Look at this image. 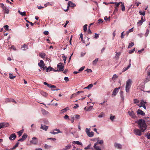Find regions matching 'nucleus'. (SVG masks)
I'll use <instances>...</instances> for the list:
<instances>
[{
	"mask_svg": "<svg viewBox=\"0 0 150 150\" xmlns=\"http://www.w3.org/2000/svg\"><path fill=\"white\" fill-rule=\"evenodd\" d=\"M138 124L139 125V127L141 129L142 132H144L147 128V125L144 120L142 119L139 120Z\"/></svg>",
	"mask_w": 150,
	"mask_h": 150,
	"instance_id": "1",
	"label": "nucleus"
},
{
	"mask_svg": "<svg viewBox=\"0 0 150 150\" xmlns=\"http://www.w3.org/2000/svg\"><path fill=\"white\" fill-rule=\"evenodd\" d=\"M132 81L130 79H128L127 81L126 85V92H128L129 91L130 88L132 84Z\"/></svg>",
	"mask_w": 150,
	"mask_h": 150,
	"instance_id": "2",
	"label": "nucleus"
},
{
	"mask_svg": "<svg viewBox=\"0 0 150 150\" xmlns=\"http://www.w3.org/2000/svg\"><path fill=\"white\" fill-rule=\"evenodd\" d=\"M57 67L59 71H62L64 70V65L61 63H59L57 65Z\"/></svg>",
	"mask_w": 150,
	"mask_h": 150,
	"instance_id": "3",
	"label": "nucleus"
},
{
	"mask_svg": "<svg viewBox=\"0 0 150 150\" xmlns=\"http://www.w3.org/2000/svg\"><path fill=\"white\" fill-rule=\"evenodd\" d=\"M134 132L136 135L140 136L142 134V132L141 130H140L137 129H135L134 130Z\"/></svg>",
	"mask_w": 150,
	"mask_h": 150,
	"instance_id": "4",
	"label": "nucleus"
},
{
	"mask_svg": "<svg viewBox=\"0 0 150 150\" xmlns=\"http://www.w3.org/2000/svg\"><path fill=\"white\" fill-rule=\"evenodd\" d=\"M30 142L34 145L36 144L38 142L37 139L35 137H33L32 139L30 141Z\"/></svg>",
	"mask_w": 150,
	"mask_h": 150,
	"instance_id": "5",
	"label": "nucleus"
},
{
	"mask_svg": "<svg viewBox=\"0 0 150 150\" xmlns=\"http://www.w3.org/2000/svg\"><path fill=\"white\" fill-rule=\"evenodd\" d=\"M128 113L129 114V115L132 118L135 119L136 118V115L135 114V113H134L133 111H129L128 112Z\"/></svg>",
	"mask_w": 150,
	"mask_h": 150,
	"instance_id": "6",
	"label": "nucleus"
},
{
	"mask_svg": "<svg viewBox=\"0 0 150 150\" xmlns=\"http://www.w3.org/2000/svg\"><path fill=\"white\" fill-rule=\"evenodd\" d=\"M50 133L52 134H55L58 133H62V132L60 131L59 129H55L53 130V131L51 132Z\"/></svg>",
	"mask_w": 150,
	"mask_h": 150,
	"instance_id": "7",
	"label": "nucleus"
},
{
	"mask_svg": "<svg viewBox=\"0 0 150 150\" xmlns=\"http://www.w3.org/2000/svg\"><path fill=\"white\" fill-rule=\"evenodd\" d=\"M8 123L2 122L0 123V129L4 127H8L9 125Z\"/></svg>",
	"mask_w": 150,
	"mask_h": 150,
	"instance_id": "8",
	"label": "nucleus"
},
{
	"mask_svg": "<svg viewBox=\"0 0 150 150\" xmlns=\"http://www.w3.org/2000/svg\"><path fill=\"white\" fill-rule=\"evenodd\" d=\"M28 135L27 134L24 133L22 136L21 138L20 139L18 140V141H24L27 137Z\"/></svg>",
	"mask_w": 150,
	"mask_h": 150,
	"instance_id": "9",
	"label": "nucleus"
},
{
	"mask_svg": "<svg viewBox=\"0 0 150 150\" xmlns=\"http://www.w3.org/2000/svg\"><path fill=\"white\" fill-rule=\"evenodd\" d=\"M16 137V136L15 133L11 134L9 137V139L11 140H14Z\"/></svg>",
	"mask_w": 150,
	"mask_h": 150,
	"instance_id": "10",
	"label": "nucleus"
},
{
	"mask_svg": "<svg viewBox=\"0 0 150 150\" xmlns=\"http://www.w3.org/2000/svg\"><path fill=\"white\" fill-rule=\"evenodd\" d=\"M118 88H115L113 91L112 95H114V96H116L117 93H118Z\"/></svg>",
	"mask_w": 150,
	"mask_h": 150,
	"instance_id": "11",
	"label": "nucleus"
},
{
	"mask_svg": "<svg viewBox=\"0 0 150 150\" xmlns=\"http://www.w3.org/2000/svg\"><path fill=\"white\" fill-rule=\"evenodd\" d=\"M38 65L40 68L41 67H43V66H45V64L44 63V62L43 60H41L40 61V62L38 63Z\"/></svg>",
	"mask_w": 150,
	"mask_h": 150,
	"instance_id": "12",
	"label": "nucleus"
},
{
	"mask_svg": "<svg viewBox=\"0 0 150 150\" xmlns=\"http://www.w3.org/2000/svg\"><path fill=\"white\" fill-rule=\"evenodd\" d=\"M93 147L95 150H101L100 147L98 145H96V144H94Z\"/></svg>",
	"mask_w": 150,
	"mask_h": 150,
	"instance_id": "13",
	"label": "nucleus"
},
{
	"mask_svg": "<svg viewBox=\"0 0 150 150\" xmlns=\"http://www.w3.org/2000/svg\"><path fill=\"white\" fill-rule=\"evenodd\" d=\"M103 143V140H98L97 142L94 144H96L97 145H98L99 144H102Z\"/></svg>",
	"mask_w": 150,
	"mask_h": 150,
	"instance_id": "14",
	"label": "nucleus"
},
{
	"mask_svg": "<svg viewBox=\"0 0 150 150\" xmlns=\"http://www.w3.org/2000/svg\"><path fill=\"white\" fill-rule=\"evenodd\" d=\"M40 128L46 131L48 128V126H46L45 125H41Z\"/></svg>",
	"mask_w": 150,
	"mask_h": 150,
	"instance_id": "15",
	"label": "nucleus"
},
{
	"mask_svg": "<svg viewBox=\"0 0 150 150\" xmlns=\"http://www.w3.org/2000/svg\"><path fill=\"white\" fill-rule=\"evenodd\" d=\"M137 112L138 114H140L142 115H145L144 112L142 110L139 109L137 110Z\"/></svg>",
	"mask_w": 150,
	"mask_h": 150,
	"instance_id": "16",
	"label": "nucleus"
},
{
	"mask_svg": "<svg viewBox=\"0 0 150 150\" xmlns=\"http://www.w3.org/2000/svg\"><path fill=\"white\" fill-rule=\"evenodd\" d=\"M116 56L115 57V58L116 59L118 60L119 58V56L121 54V53L120 52H116Z\"/></svg>",
	"mask_w": 150,
	"mask_h": 150,
	"instance_id": "17",
	"label": "nucleus"
},
{
	"mask_svg": "<svg viewBox=\"0 0 150 150\" xmlns=\"http://www.w3.org/2000/svg\"><path fill=\"white\" fill-rule=\"evenodd\" d=\"M94 135V133L92 131L88 133L87 134V135L89 137H93Z\"/></svg>",
	"mask_w": 150,
	"mask_h": 150,
	"instance_id": "18",
	"label": "nucleus"
},
{
	"mask_svg": "<svg viewBox=\"0 0 150 150\" xmlns=\"http://www.w3.org/2000/svg\"><path fill=\"white\" fill-rule=\"evenodd\" d=\"M115 147L118 149H121L122 148V145L120 144H115Z\"/></svg>",
	"mask_w": 150,
	"mask_h": 150,
	"instance_id": "19",
	"label": "nucleus"
},
{
	"mask_svg": "<svg viewBox=\"0 0 150 150\" xmlns=\"http://www.w3.org/2000/svg\"><path fill=\"white\" fill-rule=\"evenodd\" d=\"M42 112V114L43 115H46L48 113V112L45 110V109H42L41 110Z\"/></svg>",
	"mask_w": 150,
	"mask_h": 150,
	"instance_id": "20",
	"label": "nucleus"
},
{
	"mask_svg": "<svg viewBox=\"0 0 150 150\" xmlns=\"http://www.w3.org/2000/svg\"><path fill=\"white\" fill-rule=\"evenodd\" d=\"M69 4V5H70V6L71 7H74L76 5L75 4L73 3L71 1H69L68 2Z\"/></svg>",
	"mask_w": 150,
	"mask_h": 150,
	"instance_id": "21",
	"label": "nucleus"
},
{
	"mask_svg": "<svg viewBox=\"0 0 150 150\" xmlns=\"http://www.w3.org/2000/svg\"><path fill=\"white\" fill-rule=\"evenodd\" d=\"M121 6L122 8V10L123 11H124L125 10V8L124 4L122 2V3H121Z\"/></svg>",
	"mask_w": 150,
	"mask_h": 150,
	"instance_id": "22",
	"label": "nucleus"
},
{
	"mask_svg": "<svg viewBox=\"0 0 150 150\" xmlns=\"http://www.w3.org/2000/svg\"><path fill=\"white\" fill-rule=\"evenodd\" d=\"M115 118V115L113 116L112 114L110 115V119L112 121H113L114 120Z\"/></svg>",
	"mask_w": 150,
	"mask_h": 150,
	"instance_id": "23",
	"label": "nucleus"
},
{
	"mask_svg": "<svg viewBox=\"0 0 150 150\" xmlns=\"http://www.w3.org/2000/svg\"><path fill=\"white\" fill-rule=\"evenodd\" d=\"M8 27H9V26L7 25H5L4 26V28L5 29V30H6L9 31L11 30V29H9L8 28Z\"/></svg>",
	"mask_w": 150,
	"mask_h": 150,
	"instance_id": "24",
	"label": "nucleus"
},
{
	"mask_svg": "<svg viewBox=\"0 0 150 150\" xmlns=\"http://www.w3.org/2000/svg\"><path fill=\"white\" fill-rule=\"evenodd\" d=\"M41 93L42 95L45 97H46L48 95V94L47 93L43 91H41Z\"/></svg>",
	"mask_w": 150,
	"mask_h": 150,
	"instance_id": "25",
	"label": "nucleus"
},
{
	"mask_svg": "<svg viewBox=\"0 0 150 150\" xmlns=\"http://www.w3.org/2000/svg\"><path fill=\"white\" fill-rule=\"evenodd\" d=\"M134 45V43L133 42H131L129 44V45L128 46V48H129L132 47Z\"/></svg>",
	"mask_w": 150,
	"mask_h": 150,
	"instance_id": "26",
	"label": "nucleus"
},
{
	"mask_svg": "<svg viewBox=\"0 0 150 150\" xmlns=\"http://www.w3.org/2000/svg\"><path fill=\"white\" fill-rule=\"evenodd\" d=\"M9 78L11 79H13L16 78V76H13L12 74H9Z\"/></svg>",
	"mask_w": 150,
	"mask_h": 150,
	"instance_id": "27",
	"label": "nucleus"
},
{
	"mask_svg": "<svg viewBox=\"0 0 150 150\" xmlns=\"http://www.w3.org/2000/svg\"><path fill=\"white\" fill-rule=\"evenodd\" d=\"M40 56L42 58H44L45 57V54L44 53H41L40 54Z\"/></svg>",
	"mask_w": 150,
	"mask_h": 150,
	"instance_id": "28",
	"label": "nucleus"
},
{
	"mask_svg": "<svg viewBox=\"0 0 150 150\" xmlns=\"http://www.w3.org/2000/svg\"><path fill=\"white\" fill-rule=\"evenodd\" d=\"M133 28H132L131 29H130L128 30L127 31L126 33L127 35H128L131 32L133 31Z\"/></svg>",
	"mask_w": 150,
	"mask_h": 150,
	"instance_id": "29",
	"label": "nucleus"
},
{
	"mask_svg": "<svg viewBox=\"0 0 150 150\" xmlns=\"http://www.w3.org/2000/svg\"><path fill=\"white\" fill-rule=\"evenodd\" d=\"M121 3H122V2H120L119 3L116 2L115 3V7L118 8L119 5H120V4H121Z\"/></svg>",
	"mask_w": 150,
	"mask_h": 150,
	"instance_id": "30",
	"label": "nucleus"
},
{
	"mask_svg": "<svg viewBox=\"0 0 150 150\" xmlns=\"http://www.w3.org/2000/svg\"><path fill=\"white\" fill-rule=\"evenodd\" d=\"M71 147V145H68L66 146V148L63 149V150H66L67 149H69Z\"/></svg>",
	"mask_w": 150,
	"mask_h": 150,
	"instance_id": "31",
	"label": "nucleus"
},
{
	"mask_svg": "<svg viewBox=\"0 0 150 150\" xmlns=\"http://www.w3.org/2000/svg\"><path fill=\"white\" fill-rule=\"evenodd\" d=\"M19 144V143L17 142L16 145L11 149H10V150H13L15 149L16 147H17Z\"/></svg>",
	"mask_w": 150,
	"mask_h": 150,
	"instance_id": "32",
	"label": "nucleus"
},
{
	"mask_svg": "<svg viewBox=\"0 0 150 150\" xmlns=\"http://www.w3.org/2000/svg\"><path fill=\"white\" fill-rule=\"evenodd\" d=\"M45 148L46 149H48L51 147V146L48 145L47 144H45L44 146Z\"/></svg>",
	"mask_w": 150,
	"mask_h": 150,
	"instance_id": "33",
	"label": "nucleus"
},
{
	"mask_svg": "<svg viewBox=\"0 0 150 150\" xmlns=\"http://www.w3.org/2000/svg\"><path fill=\"white\" fill-rule=\"evenodd\" d=\"M73 143L74 144H76L78 145H81V143L79 141H74L73 142Z\"/></svg>",
	"mask_w": 150,
	"mask_h": 150,
	"instance_id": "34",
	"label": "nucleus"
},
{
	"mask_svg": "<svg viewBox=\"0 0 150 150\" xmlns=\"http://www.w3.org/2000/svg\"><path fill=\"white\" fill-rule=\"evenodd\" d=\"M80 115H74V117L77 120H78L80 118Z\"/></svg>",
	"mask_w": 150,
	"mask_h": 150,
	"instance_id": "35",
	"label": "nucleus"
},
{
	"mask_svg": "<svg viewBox=\"0 0 150 150\" xmlns=\"http://www.w3.org/2000/svg\"><path fill=\"white\" fill-rule=\"evenodd\" d=\"M93 106H90L86 110V111H90L93 108Z\"/></svg>",
	"mask_w": 150,
	"mask_h": 150,
	"instance_id": "36",
	"label": "nucleus"
},
{
	"mask_svg": "<svg viewBox=\"0 0 150 150\" xmlns=\"http://www.w3.org/2000/svg\"><path fill=\"white\" fill-rule=\"evenodd\" d=\"M98 61V58L96 59H95L93 62H92L93 64L94 65L96 64L97 62Z\"/></svg>",
	"mask_w": 150,
	"mask_h": 150,
	"instance_id": "37",
	"label": "nucleus"
},
{
	"mask_svg": "<svg viewBox=\"0 0 150 150\" xmlns=\"http://www.w3.org/2000/svg\"><path fill=\"white\" fill-rule=\"evenodd\" d=\"M105 116L103 112H102L101 114L98 116V117L99 118L103 117Z\"/></svg>",
	"mask_w": 150,
	"mask_h": 150,
	"instance_id": "38",
	"label": "nucleus"
},
{
	"mask_svg": "<svg viewBox=\"0 0 150 150\" xmlns=\"http://www.w3.org/2000/svg\"><path fill=\"white\" fill-rule=\"evenodd\" d=\"M87 25L85 24L83 26V31L84 32H86L87 30Z\"/></svg>",
	"mask_w": 150,
	"mask_h": 150,
	"instance_id": "39",
	"label": "nucleus"
},
{
	"mask_svg": "<svg viewBox=\"0 0 150 150\" xmlns=\"http://www.w3.org/2000/svg\"><path fill=\"white\" fill-rule=\"evenodd\" d=\"M11 98H7L6 99L5 102L8 103L11 102Z\"/></svg>",
	"mask_w": 150,
	"mask_h": 150,
	"instance_id": "40",
	"label": "nucleus"
},
{
	"mask_svg": "<svg viewBox=\"0 0 150 150\" xmlns=\"http://www.w3.org/2000/svg\"><path fill=\"white\" fill-rule=\"evenodd\" d=\"M52 68L50 66H49V67H48V68L47 67L46 71H47V72H48L49 71H51L52 70Z\"/></svg>",
	"mask_w": 150,
	"mask_h": 150,
	"instance_id": "41",
	"label": "nucleus"
},
{
	"mask_svg": "<svg viewBox=\"0 0 150 150\" xmlns=\"http://www.w3.org/2000/svg\"><path fill=\"white\" fill-rule=\"evenodd\" d=\"M146 102L144 101L143 100H142L141 101L140 105H145V104L146 103Z\"/></svg>",
	"mask_w": 150,
	"mask_h": 150,
	"instance_id": "42",
	"label": "nucleus"
},
{
	"mask_svg": "<svg viewBox=\"0 0 150 150\" xmlns=\"http://www.w3.org/2000/svg\"><path fill=\"white\" fill-rule=\"evenodd\" d=\"M149 33V30L148 29H147L146 30V33L145 34V37H147Z\"/></svg>",
	"mask_w": 150,
	"mask_h": 150,
	"instance_id": "43",
	"label": "nucleus"
},
{
	"mask_svg": "<svg viewBox=\"0 0 150 150\" xmlns=\"http://www.w3.org/2000/svg\"><path fill=\"white\" fill-rule=\"evenodd\" d=\"M23 132V131L22 130L19 131V132H18L19 137H20L21 135Z\"/></svg>",
	"mask_w": 150,
	"mask_h": 150,
	"instance_id": "44",
	"label": "nucleus"
},
{
	"mask_svg": "<svg viewBox=\"0 0 150 150\" xmlns=\"http://www.w3.org/2000/svg\"><path fill=\"white\" fill-rule=\"evenodd\" d=\"M139 13L140 15H142L143 16H144L145 15V11H144L142 12L140 11H139Z\"/></svg>",
	"mask_w": 150,
	"mask_h": 150,
	"instance_id": "45",
	"label": "nucleus"
},
{
	"mask_svg": "<svg viewBox=\"0 0 150 150\" xmlns=\"http://www.w3.org/2000/svg\"><path fill=\"white\" fill-rule=\"evenodd\" d=\"M137 105L140 108L142 107L145 109H146V107L145 105H140V104H138Z\"/></svg>",
	"mask_w": 150,
	"mask_h": 150,
	"instance_id": "46",
	"label": "nucleus"
},
{
	"mask_svg": "<svg viewBox=\"0 0 150 150\" xmlns=\"http://www.w3.org/2000/svg\"><path fill=\"white\" fill-rule=\"evenodd\" d=\"M139 102V101L136 99H135L134 100V103H138Z\"/></svg>",
	"mask_w": 150,
	"mask_h": 150,
	"instance_id": "47",
	"label": "nucleus"
},
{
	"mask_svg": "<svg viewBox=\"0 0 150 150\" xmlns=\"http://www.w3.org/2000/svg\"><path fill=\"white\" fill-rule=\"evenodd\" d=\"M93 85L92 84H90L87 86V89H90V88H91L92 87H93Z\"/></svg>",
	"mask_w": 150,
	"mask_h": 150,
	"instance_id": "48",
	"label": "nucleus"
},
{
	"mask_svg": "<svg viewBox=\"0 0 150 150\" xmlns=\"http://www.w3.org/2000/svg\"><path fill=\"white\" fill-rule=\"evenodd\" d=\"M67 111V110L66 109H64L61 110V113L63 114Z\"/></svg>",
	"mask_w": 150,
	"mask_h": 150,
	"instance_id": "49",
	"label": "nucleus"
},
{
	"mask_svg": "<svg viewBox=\"0 0 150 150\" xmlns=\"http://www.w3.org/2000/svg\"><path fill=\"white\" fill-rule=\"evenodd\" d=\"M135 50V48H134L132 50H131L129 51V54H132L133 53Z\"/></svg>",
	"mask_w": 150,
	"mask_h": 150,
	"instance_id": "50",
	"label": "nucleus"
},
{
	"mask_svg": "<svg viewBox=\"0 0 150 150\" xmlns=\"http://www.w3.org/2000/svg\"><path fill=\"white\" fill-rule=\"evenodd\" d=\"M90 129L86 128V132L87 134L90 132Z\"/></svg>",
	"mask_w": 150,
	"mask_h": 150,
	"instance_id": "51",
	"label": "nucleus"
},
{
	"mask_svg": "<svg viewBox=\"0 0 150 150\" xmlns=\"http://www.w3.org/2000/svg\"><path fill=\"white\" fill-rule=\"evenodd\" d=\"M63 60L64 62V63H65V62L66 60L67 57L64 55L62 57Z\"/></svg>",
	"mask_w": 150,
	"mask_h": 150,
	"instance_id": "52",
	"label": "nucleus"
},
{
	"mask_svg": "<svg viewBox=\"0 0 150 150\" xmlns=\"http://www.w3.org/2000/svg\"><path fill=\"white\" fill-rule=\"evenodd\" d=\"M91 146V144H89L87 147L85 148L84 149L86 150L90 149V146Z\"/></svg>",
	"mask_w": 150,
	"mask_h": 150,
	"instance_id": "53",
	"label": "nucleus"
},
{
	"mask_svg": "<svg viewBox=\"0 0 150 150\" xmlns=\"http://www.w3.org/2000/svg\"><path fill=\"white\" fill-rule=\"evenodd\" d=\"M82 92H83V91H78L77 92H76V93H74V95H76V96H77L80 93H82Z\"/></svg>",
	"mask_w": 150,
	"mask_h": 150,
	"instance_id": "54",
	"label": "nucleus"
},
{
	"mask_svg": "<svg viewBox=\"0 0 150 150\" xmlns=\"http://www.w3.org/2000/svg\"><path fill=\"white\" fill-rule=\"evenodd\" d=\"M118 77V76L116 74H114L112 77V79H115Z\"/></svg>",
	"mask_w": 150,
	"mask_h": 150,
	"instance_id": "55",
	"label": "nucleus"
},
{
	"mask_svg": "<svg viewBox=\"0 0 150 150\" xmlns=\"http://www.w3.org/2000/svg\"><path fill=\"white\" fill-rule=\"evenodd\" d=\"M118 8L115 7V9L113 13V14H115V12H117L118 10Z\"/></svg>",
	"mask_w": 150,
	"mask_h": 150,
	"instance_id": "56",
	"label": "nucleus"
},
{
	"mask_svg": "<svg viewBox=\"0 0 150 150\" xmlns=\"http://www.w3.org/2000/svg\"><path fill=\"white\" fill-rule=\"evenodd\" d=\"M85 67L84 66H83L79 70V72L81 71H83Z\"/></svg>",
	"mask_w": 150,
	"mask_h": 150,
	"instance_id": "57",
	"label": "nucleus"
},
{
	"mask_svg": "<svg viewBox=\"0 0 150 150\" xmlns=\"http://www.w3.org/2000/svg\"><path fill=\"white\" fill-rule=\"evenodd\" d=\"M99 34H97V33L95 34V36H94L95 38L96 39H97L99 38Z\"/></svg>",
	"mask_w": 150,
	"mask_h": 150,
	"instance_id": "58",
	"label": "nucleus"
},
{
	"mask_svg": "<svg viewBox=\"0 0 150 150\" xmlns=\"http://www.w3.org/2000/svg\"><path fill=\"white\" fill-rule=\"evenodd\" d=\"M103 20L101 19H100L98 20V23H102L103 22Z\"/></svg>",
	"mask_w": 150,
	"mask_h": 150,
	"instance_id": "59",
	"label": "nucleus"
},
{
	"mask_svg": "<svg viewBox=\"0 0 150 150\" xmlns=\"http://www.w3.org/2000/svg\"><path fill=\"white\" fill-rule=\"evenodd\" d=\"M20 14L22 15V16H25L26 15V13L25 11H24L23 12H21Z\"/></svg>",
	"mask_w": 150,
	"mask_h": 150,
	"instance_id": "60",
	"label": "nucleus"
},
{
	"mask_svg": "<svg viewBox=\"0 0 150 150\" xmlns=\"http://www.w3.org/2000/svg\"><path fill=\"white\" fill-rule=\"evenodd\" d=\"M143 22L140 20L137 23V24L139 25H141L143 23Z\"/></svg>",
	"mask_w": 150,
	"mask_h": 150,
	"instance_id": "61",
	"label": "nucleus"
},
{
	"mask_svg": "<svg viewBox=\"0 0 150 150\" xmlns=\"http://www.w3.org/2000/svg\"><path fill=\"white\" fill-rule=\"evenodd\" d=\"M64 118L65 119H69V116L67 115H66L64 117Z\"/></svg>",
	"mask_w": 150,
	"mask_h": 150,
	"instance_id": "62",
	"label": "nucleus"
},
{
	"mask_svg": "<svg viewBox=\"0 0 150 150\" xmlns=\"http://www.w3.org/2000/svg\"><path fill=\"white\" fill-rule=\"evenodd\" d=\"M4 11L5 13H6L8 14L9 13V10L7 8H6Z\"/></svg>",
	"mask_w": 150,
	"mask_h": 150,
	"instance_id": "63",
	"label": "nucleus"
},
{
	"mask_svg": "<svg viewBox=\"0 0 150 150\" xmlns=\"http://www.w3.org/2000/svg\"><path fill=\"white\" fill-rule=\"evenodd\" d=\"M146 136L147 137V138L148 139H150V133H148Z\"/></svg>",
	"mask_w": 150,
	"mask_h": 150,
	"instance_id": "64",
	"label": "nucleus"
}]
</instances>
